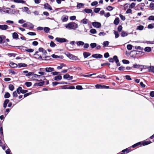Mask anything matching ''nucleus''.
Wrapping results in <instances>:
<instances>
[{
    "label": "nucleus",
    "instance_id": "f257e3e1",
    "mask_svg": "<svg viewBox=\"0 0 154 154\" xmlns=\"http://www.w3.org/2000/svg\"><path fill=\"white\" fill-rule=\"evenodd\" d=\"M151 142L150 141H147L145 140H143L141 142H138L134 145H133L131 147L134 148L138 146H142V145L144 146L149 144L151 143Z\"/></svg>",
    "mask_w": 154,
    "mask_h": 154
},
{
    "label": "nucleus",
    "instance_id": "f03ea898",
    "mask_svg": "<svg viewBox=\"0 0 154 154\" xmlns=\"http://www.w3.org/2000/svg\"><path fill=\"white\" fill-rule=\"evenodd\" d=\"M66 28L75 29L78 27V25L74 22H71L66 24Z\"/></svg>",
    "mask_w": 154,
    "mask_h": 154
},
{
    "label": "nucleus",
    "instance_id": "7ed1b4c3",
    "mask_svg": "<svg viewBox=\"0 0 154 154\" xmlns=\"http://www.w3.org/2000/svg\"><path fill=\"white\" fill-rule=\"evenodd\" d=\"M55 40L57 42L61 43L68 42V41L65 38H62L59 37L56 38Z\"/></svg>",
    "mask_w": 154,
    "mask_h": 154
},
{
    "label": "nucleus",
    "instance_id": "20e7f679",
    "mask_svg": "<svg viewBox=\"0 0 154 154\" xmlns=\"http://www.w3.org/2000/svg\"><path fill=\"white\" fill-rule=\"evenodd\" d=\"M92 25L95 28H98L101 26V23L97 22H95L92 23Z\"/></svg>",
    "mask_w": 154,
    "mask_h": 154
},
{
    "label": "nucleus",
    "instance_id": "39448f33",
    "mask_svg": "<svg viewBox=\"0 0 154 154\" xmlns=\"http://www.w3.org/2000/svg\"><path fill=\"white\" fill-rule=\"evenodd\" d=\"M39 53V51H36L35 54H34L35 56V57L36 58H37L38 59H41L42 60H44V59H42V57L41 54H39L38 53Z\"/></svg>",
    "mask_w": 154,
    "mask_h": 154
},
{
    "label": "nucleus",
    "instance_id": "423d86ee",
    "mask_svg": "<svg viewBox=\"0 0 154 154\" xmlns=\"http://www.w3.org/2000/svg\"><path fill=\"white\" fill-rule=\"evenodd\" d=\"M92 57L96 58H101L103 57V56L102 55L98 54H94L92 55Z\"/></svg>",
    "mask_w": 154,
    "mask_h": 154
},
{
    "label": "nucleus",
    "instance_id": "0eeeda50",
    "mask_svg": "<svg viewBox=\"0 0 154 154\" xmlns=\"http://www.w3.org/2000/svg\"><path fill=\"white\" fill-rule=\"evenodd\" d=\"M133 33L134 32H133V31L131 32L128 33L127 32H125L124 31H122V32L121 35L122 37H124L127 36L128 34H133Z\"/></svg>",
    "mask_w": 154,
    "mask_h": 154
},
{
    "label": "nucleus",
    "instance_id": "6e6552de",
    "mask_svg": "<svg viewBox=\"0 0 154 154\" xmlns=\"http://www.w3.org/2000/svg\"><path fill=\"white\" fill-rule=\"evenodd\" d=\"M39 52H42L43 56L47 54L46 51L42 48H39L38 49Z\"/></svg>",
    "mask_w": 154,
    "mask_h": 154
},
{
    "label": "nucleus",
    "instance_id": "1a4fd4ad",
    "mask_svg": "<svg viewBox=\"0 0 154 154\" xmlns=\"http://www.w3.org/2000/svg\"><path fill=\"white\" fill-rule=\"evenodd\" d=\"M114 60L115 61L116 63L117 64V66H120V64L119 62V60L118 59V57L117 56L115 55L114 56Z\"/></svg>",
    "mask_w": 154,
    "mask_h": 154
},
{
    "label": "nucleus",
    "instance_id": "9d476101",
    "mask_svg": "<svg viewBox=\"0 0 154 154\" xmlns=\"http://www.w3.org/2000/svg\"><path fill=\"white\" fill-rule=\"evenodd\" d=\"M45 83V81L40 82L39 83H36L34 84V86H42L44 85Z\"/></svg>",
    "mask_w": 154,
    "mask_h": 154
},
{
    "label": "nucleus",
    "instance_id": "9b49d317",
    "mask_svg": "<svg viewBox=\"0 0 154 154\" xmlns=\"http://www.w3.org/2000/svg\"><path fill=\"white\" fill-rule=\"evenodd\" d=\"M45 71L47 72H50L54 71V68L51 67H46L45 68Z\"/></svg>",
    "mask_w": 154,
    "mask_h": 154
},
{
    "label": "nucleus",
    "instance_id": "f8f14e48",
    "mask_svg": "<svg viewBox=\"0 0 154 154\" xmlns=\"http://www.w3.org/2000/svg\"><path fill=\"white\" fill-rule=\"evenodd\" d=\"M61 20L63 22H66L68 19V17L67 15H63L61 17Z\"/></svg>",
    "mask_w": 154,
    "mask_h": 154
},
{
    "label": "nucleus",
    "instance_id": "ddd939ff",
    "mask_svg": "<svg viewBox=\"0 0 154 154\" xmlns=\"http://www.w3.org/2000/svg\"><path fill=\"white\" fill-rule=\"evenodd\" d=\"M118 31H116L115 30H114V33L115 35V38H118L119 36V35L118 33V32H121L122 29H118Z\"/></svg>",
    "mask_w": 154,
    "mask_h": 154
},
{
    "label": "nucleus",
    "instance_id": "4468645a",
    "mask_svg": "<svg viewBox=\"0 0 154 154\" xmlns=\"http://www.w3.org/2000/svg\"><path fill=\"white\" fill-rule=\"evenodd\" d=\"M44 8L45 9L52 10L51 6L48 3H46L44 5Z\"/></svg>",
    "mask_w": 154,
    "mask_h": 154
},
{
    "label": "nucleus",
    "instance_id": "2eb2a0df",
    "mask_svg": "<svg viewBox=\"0 0 154 154\" xmlns=\"http://www.w3.org/2000/svg\"><path fill=\"white\" fill-rule=\"evenodd\" d=\"M83 55L84 58H86L91 55V54L89 52H85L83 53Z\"/></svg>",
    "mask_w": 154,
    "mask_h": 154
},
{
    "label": "nucleus",
    "instance_id": "dca6fc26",
    "mask_svg": "<svg viewBox=\"0 0 154 154\" xmlns=\"http://www.w3.org/2000/svg\"><path fill=\"white\" fill-rule=\"evenodd\" d=\"M133 67L134 68H137L140 69V71L142 70V65H137L136 64H134L133 65Z\"/></svg>",
    "mask_w": 154,
    "mask_h": 154
},
{
    "label": "nucleus",
    "instance_id": "f3484780",
    "mask_svg": "<svg viewBox=\"0 0 154 154\" xmlns=\"http://www.w3.org/2000/svg\"><path fill=\"white\" fill-rule=\"evenodd\" d=\"M9 65L11 67L13 68L17 67L18 66V65H17V64L14 63L13 62H11Z\"/></svg>",
    "mask_w": 154,
    "mask_h": 154
},
{
    "label": "nucleus",
    "instance_id": "a211bd4d",
    "mask_svg": "<svg viewBox=\"0 0 154 154\" xmlns=\"http://www.w3.org/2000/svg\"><path fill=\"white\" fill-rule=\"evenodd\" d=\"M23 11H25L28 14H30L31 13L30 11L29 10V8L27 7H24L23 8Z\"/></svg>",
    "mask_w": 154,
    "mask_h": 154
},
{
    "label": "nucleus",
    "instance_id": "6ab92c4d",
    "mask_svg": "<svg viewBox=\"0 0 154 154\" xmlns=\"http://www.w3.org/2000/svg\"><path fill=\"white\" fill-rule=\"evenodd\" d=\"M11 9L10 8H7L6 9H4L3 11L7 13L10 14H11V12L10 11H11Z\"/></svg>",
    "mask_w": 154,
    "mask_h": 154
},
{
    "label": "nucleus",
    "instance_id": "aec40b11",
    "mask_svg": "<svg viewBox=\"0 0 154 154\" xmlns=\"http://www.w3.org/2000/svg\"><path fill=\"white\" fill-rule=\"evenodd\" d=\"M14 47H16L18 48L19 49H21L24 50V51H26V50H27L28 49V48L26 47H24L22 46H14Z\"/></svg>",
    "mask_w": 154,
    "mask_h": 154
},
{
    "label": "nucleus",
    "instance_id": "412c9836",
    "mask_svg": "<svg viewBox=\"0 0 154 154\" xmlns=\"http://www.w3.org/2000/svg\"><path fill=\"white\" fill-rule=\"evenodd\" d=\"M9 100L8 99H6L4 102L3 103V107L5 108L7 106V105L8 103H9Z\"/></svg>",
    "mask_w": 154,
    "mask_h": 154
},
{
    "label": "nucleus",
    "instance_id": "4be33fe9",
    "mask_svg": "<svg viewBox=\"0 0 154 154\" xmlns=\"http://www.w3.org/2000/svg\"><path fill=\"white\" fill-rule=\"evenodd\" d=\"M40 76L41 77H38V79H35V80L39 81L45 79V76L41 75H40Z\"/></svg>",
    "mask_w": 154,
    "mask_h": 154
},
{
    "label": "nucleus",
    "instance_id": "5701e85b",
    "mask_svg": "<svg viewBox=\"0 0 154 154\" xmlns=\"http://www.w3.org/2000/svg\"><path fill=\"white\" fill-rule=\"evenodd\" d=\"M18 67L19 68L22 67H26L27 66V64L24 63H20L18 64Z\"/></svg>",
    "mask_w": 154,
    "mask_h": 154
},
{
    "label": "nucleus",
    "instance_id": "b1692460",
    "mask_svg": "<svg viewBox=\"0 0 154 154\" xmlns=\"http://www.w3.org/2000/svg\"><path fill=\"white\" fill-rule=\"evenodd\" d=\"M27 28L32 29L34 28V26L31 23L27 22Z\"/></svg>",
    "mask_w": 154,
    "mask_h": 154
},
{
    "label": "nucleus",
    "instance_id": "393cba45",
    "mask_svg": "<svg viewBox=\"0 0 154 154\" xmlns=\"http://www.w3.org/2000/svg\"><path fill=\"white\" fill-rule=\"evenodd\" d=\"M148 71L149 72H152L154 73V66H149V68Z\"/></svg>",
    "mask_w": 154,
    "mask_h": 154
},
{
    "label": "nucleus",
    "instance_id": "a878e982",
    "mask_svg": "<svg viewBox=\"0 0 154 154\" xmlns=\"http://www.w3.org/2000/svg\"><path fill=\"white\" fill-rule=\"evenodd\" d=\"M62 79V77L61 75H58L54 77V80L56 81L60 80Z\"/></svg>",
    "mask_w": 154,
    "mask_h": 154
},
{
    "label": "nucleus",
    "instance_id": "bb28decb",
    "mask_svg": "<svg viewBox=\"0 0 154 154\" xmlns=\"http://www.w3.org/2000/svg\"><path fill=\"white\" fill-rule=\"evenodd\" d=\"M52 57L54 58H61V59H63V56H59L57 55H55V54H53L52 55Z\"/></svg>",
    "mask_w": 154,
    "mask_h": 154
},
{
    "label": "nucleus",
    "instance_id": "cd10ccee",
    "mask_svg": "<svg viewBox=\"0 0 154 154\" xmlns=\"http://www.w3.org/2000/svg\"><path fill=\"white\" fill-rule=\"evenodd\" d=\"M12 37L14 38L17 39L18 38V35L16 32H14L13 33Z\"/></svg>",
    "mask_w": 154,
    "mask_h": 154
},
{
    "label": "nucleus",
    "instance_id": "c85d7f7f",
    "mask_svg": "<svg viewBox=\"0 0 154 154\" xmlns=\"http://www.w3.org/2000/svg\"><path fill=\"white\" fill-rule=\"evenodd\" d=\"M119 18L118 17V18H116L115 19V20L114 21V23L115 24H116V25H117L119 23Z\"/></svg>",
    "mask_w": 154,
    "mask_h": 154
},
{
    "label": "nucleus",
    "instance_id": "c756f323",
    "mask_svg": "<svg viewBox=\"0 0 154 154\" xmlns=\"http://www.w3.org/2000/svg\"><path fill=\"white\" fill-rule=\"evenodd\" d=\"M96 74V73H94L92 74H91L89 75H84L83 74H82L81 75L82 76L84 77H89L91 76L94 75H95Z\"/></svg>",
    "mask_w": 154,
    "mask_h": 154
},
{
    "label": "nucleus",
    "instance_id": "7c9ffc66",
    "mask_svg": "<svg viewBox=\"0 0 154 154\" xmlns=\"http://www.w3.org/2000/svg\"><path fill=\"white\" fill-rule=\"evenodd\" d=\"M11 96L10 94L8 92H6L5 94L4 95V97L5 98H8Z\"/></svg>",
    "mask_w": 154,
    "mask_h": 154
},
{
    "label": "nucleus",
    "instance_id": "2f4dec72",
    "mask_svg": "<svg viewBox=\"0 0 154 154\" xmlns=\"http://www.w3.org/2000/svg\"><path fill=\"white\" fill-rule=\"evenodd\" d=\"M25 85L28 87L32 86V83L31 82H26L25 83Z\"/></svg>",
    "mask_w": 154,
    "mask_h": 154
},
{
    "label": "nucleus",
    "instance_id": "473e14b6",
    "mask_svg": "<svg viewBox=\"0 0 154 154\" xmlns=\"http://www.w3.org/2000/svg\"><path fill=\"white\" fill-rule=\"evenodd\" d=\"M109 44V42L108 41H106L104 42L103 43V47L108 46Z\"/></svg>",
    "mask_w": 154,
    "mask_h": 154
},
{
    "label": "nucleus",
    "instance_id": "72a5a7b5",
    "mask_svg": "<svg viewBox=\"0 0 154 154\" xmlns=\"http://www.w3.org/2000/svg\"><path fill=\"white\" fill-rule=\"evenodd\" d=\"M20 92L22 94H25L28 91L27 90L22 89V87H20Z\"/></svg>",
    "mask_w": 154,
    "mask_h": 154
},
{
    "label": "nucleus",
    "instance_id": "f704fd0d",
    "mask_svg": "<svg viewBox=\"0 0 154 154\" xmlns=\"http://www.w3.org/2000/svg\"><path fill=\"white\" fill-rule=\"evenodd\" d=\"M144 51L147 52H149L151 51V48L150 47H146L144 49Z\"/></svg>",
    "mask_w": 154,
    "mask_h": 154
},
{
    "label": "nucleus",
    "instance_id": "c9c22d12",
    "mask_svg": "<svg viewBox=\"0 0 154 154\" xmlns=\"http://www.w3.org/2000/svg\"><path fill=\"white\" fill-rule=\"evenodd\" d=\"M108 32H109V31H106V32H100L99 33V35L100 36H101V35L104 36V35H105L106 34V33H108Z\"/></svg>",
    "mask_w": 154,
    "mask_h": 154
},
{
    "label": "nucleus",
    "instance_id": "e433bc0d",
    "mask_svg": "<svg viewBox=\"0 0 154 154\" xmlns=\"http://www.w3.org/2000/svg\"><path fill=\"white\" fill-rule=\"evenodd\" d=\"M88 20L87 19L85 18L81 20V22L83 24H86L88 23Z\"/></svg>",
    "mask_w": 154,
    "mask_h": 154
},
{
    "label": "nucleus",
    "instance_id": "4c0bfd02",
    "mask_svg": "<svg viewBox=\"0 0 154 154\" xmlns=\"http://www.w3.org/2000/svg\"><path fill=\"white\" fill-rule=\"evenodd\" d=\"M78 46L83 45L84 43L83 42L81 41H78L76 43Z\"/></svg>",
    "mask_w": 154,
    "mask_h": 154
},
{
    "label": "nucleus",
    "instance_id": "58836bf2",
    "mask_svg": "<svg viewBox=\"0 0 154 154\" xmlns=\"http://www.w3.org/2000/svg\"><path fill=\"white\" fill-rule=\"evenodd\" d=\"M9 88L11 91H13L14 89V86L11 84L9 85Z\"/></svg>",
    "mask_w": 154,
    "mask_h": 154
},
{
    "label": "nucleus",
    "instance_id": "ea45409f",
    "mask_svg": "<svg viewBox=\"0 0 154 154\" xmlns=\"http://www.w3.org/2000/svg\"><path fill=\"white\" fill-rule=\"evenodd\" d=\"M56 46V45L55 44L53 41H51V42L50 43V46H51V47H54Z\"/></svg>",
    "mask_w": 154,
    "mask_h": 154
},
{
    "label": "nucleus",
    "instance_id": "a19ab883",
    "mask_svg": "<svg viewBox=\"0 0 154 154\" xmlns=\"http://www.w3.org/2000/svg\"><path fill=\"white\" fill-rule=\"evenodd\" d=\"M8 26L6 25H0V29H7Z\"/></svg>",
    "mask_w": 154,
    "mask_h": 154
},
{
    "label": "nucleus",
    "instance_id": "79ce46f5",
    "mask_svg": "<svg viewBox=\"0 0 154 154\" xmlns=\"http://www.w3.org/2000/svg\"><path fill=\"white\" fill-rule=\"evenodd\" d=\"M84 11L87 13H91L92 11V10L91 9H85Z\"/></svg>",
    "mask_w": 154,
    "mask_h": 154
},
{
    "label": "nucleus",
    "instance_id": "37998d69",
    "mask_svg": "<svg viewBox=\"0 0 154 154\" xmlns=\"http://www.w3.org/2000/svg\"><path fill=\"white\" fill-rule=\"evenodd\" d=\"M59 89H68V85H65L60 86Z\"/></svg>",
    "mask_w": 154,
    "mask_h": 154
},
{
    "label": "nucleus",
    "instance_id": "c03bdc74",
    "mask_svg": "<svg viewBox=\"0 0 154 154\" xmlns=\"http://www.w3.org/2000/svg\"><path fill=\"white\" fill-rule=\"evenodd\" d=\"M90 46L91 48H93L96 47L97 44L95 43H92L90 44Z\"/></svg>",
    "mask_w": 154,
    "mask_h": 154
},
{
    "label": "nucleus",
    "instance_id": "a18cd8bd",
    "mask_svg": "<svg viewBox=\"0 0 154 154\" xmlns=\"http://www.w3.org/2000/svg\"><path fill=\"white\" fill-rule=\"evenodd\" d=\"M27 34L31 36L35 35H36V34L35 32H29L27 33Z\"/></svg>",
    "mask_w": 154,
    "mask_h": 154
},
{
    "label": "nucleus",
    "instance_id": "49530a36",
    "mask_svg": "<svg viewBox=\"0 0 154 154\" xmlns=\"http://www.w3.org/2000/svg\"><path fill=\"white\" fill-rule=\"evenodd\" d=\"M132 46L131 45H127V48L128 50H130L132 49Z\"/></svg>",
    "mask_w": 154,
    "mask_h": 154
},
{
    "label": "nucleus",
    "instance_id": "de8ad7c7",
    "mask_svg": "<svg viewBox=\"0 0 154 154\" xmlns=\"http://www.w3.org/2000/svg\"><path fill=\"white\" fill-rule=\"evenodd\" d=\"M84 6V4L81 3H80L78 4L77 5V7L78 8H81L82 7Z\"/></svg>",
    "mask_w": 154,
    "mask_h": 154
},
{
    "label": "nucleus",
    "instance_id": "09e8293b",
    "mask_svg": "<svg viewBox=\"0 0 154 154\" xmlns=\"http://www.w3.org/2000/svg\"><path fill=\"white\" fill-rule=\"evenodd\" d=\"M137 53H136V54H139L140 55L142 56L144 54V52H142L140 51H137Z\"/></svg>",
    "mask_w": 154,
    "mask_h": 154
},
{
    "label": "nucleus",
    "instance_id": "8fccbe9b",
    "mask_svg": "<svg viewBox=\"0 0 154 154\" xmlns=\"http://www.w3.org/2000/svg\"><path fill=\"white\" fill-rule=\"evenodd\" d=\"M148 28L149 29H152L154 27V23L149 24L148 26Z\"/></svg>",
    "mask_w": 154,
    "mask_h": 154
},
{
    "label": "nucleus",
    "instance_id": "3c124183",
    "mask_svg": "<svg viewBox=\"0 0 154 154\" xmlns=\"http://www.w3.org/2000/svg\"><path fill=\"white\" fill-rule=\"evenodd\" d=\"M122 62L124 64H127L129 63V61L128 60L125 59L122 60Z\"/></svg>",
    "mask_w": 154,
    "mask_h": 154
},
{
    "label": "nucleus",
    "instance_id": "603ef678",
    "mask_svg": "<svg viewBox=\"0 0 154 154\" xmlns=\"http://www.w3.org/2000/svg\"><path fill=\"white\" fill-rule=\"evenodd\" d=\"M125 67L123 66H121L118 68V69L120 71H124L125 70Z\"/></svg>",
    "mask_w": 154,
    "mask_h": 154
},
{
    "label": "nucleus",
    "instance_id": "864d4df0",
    "mask_svg": "<svg viewBox=\"0 0 154 154\" xmlns=\"http://www.w3.org/2000/svg\"><path fill=\"white\" fill-rule=\"evenodd\" d=\"M33 74H34L33 72H29V73L28 72V73L27 74H26L25 75L26 76H30L31 75H33Z\"/></svg>",
    "mask_w": 154,
    "mask_h": 154
},
{
    "label": "nucleus",
    "instance_id": "5fc2aeb1",
    "mask_svg": "<svg viewBox=\"0 0 154 154\" xmlns=\"http://www.w3.org/2000/svg\"><path fill=\"white\" fill-rule=\"evenodd\" d=\"M100 8H96L94 9V12L97 13L100 11Z\"/></svg>",
    "mask_w": 154,
    "mask_h": 154
},
{
    "label": "nucleus",
    "instance_id": "6e6d98bb",
    "mask_svg": "<svg viewBox=\"0 0 154 154\" xmlns=\"http://www.w3.org/2000/svg\"><path fill=\"white\" fill-rule=\"evenodd\" d=\"M76 89L77 90H82L83 89L82 86L81 85H77L76 87Z\"/></svg>",
    "mask_w": 154,
    "mask_h": 154
},
{
    "label": "nucleus",
    "instance_id": "4d7b16f0",
    "mask_svg": "<svg viewBox=\"0 0 154 154\" xmlns=\"http://www.w3.org/2000/svg\"><path fill=\"white\" fill-rule=\"evenodd\" d=\"M69 77V75L68 74H66L64 75L63 76V78L64 79H67Z\"/></svg>",
    "mask_w": 154,
    "mask_h": 154
},
{
    "label": "nucleus",
    "instance_id": "13d9d810",
    "mask_svg": "<svg viewBox=\"0 0 154 154\" xmlns=\"http://www.w3.org/2000/svg\"><path fill=\"white\" fill-rule=\"evenodd\" d=\"M135 6V4L134 3H132L129 6V8H134Z\"/></svg>",
    "mask_w": 154,
    "mask_h": 154
},
{
    "label": "nucleus",
    "instance_id": "bf43d9fd",
    "mask_svg": "<svg viewBox=\"0 0 154 154\" xmlns=\"http://www.w3.org/2000/svg\"><path fill=\"white\" fill-rule=\"evenodd\" d=\"M109 86H107L105 85H102L101 86V88H105V89H109Z\"/></svg>",
    "mask_w": 154,
    "mask_h": 154
},
{
    "label": "nucleus",
    "instance_id": "052dcab7",
    "mask_svg": "<svg viewBox=\"0 0 154 154\" xmlns=\"http://www.w3.org/2000/svg\"><path fill=\"white\" fill-rule=\"evenodd\" d=\"M113 9V7L111 6H109L106 8V9L109 11H112Z\"/></svg>",
    "mask_w": 154,
    "mask_h": 154
},
{
    "label": "nucleus",
    "instance_id": "680f3d73",
    "mask_svg": "<svg viewBox=\"0 0 154 154\" xmlns=\"http://www.w3.org/2000/svg\"><path fill=\"white\" fill-rule=\"evenodd\" d=\"M104 57L105 58H107L109 56V54L108 52H106L104 54Z\"/></svg>",
    "mask_w": 154,
    "mask_h": 154
},
{
    "label": "nucleus",
    "instance_id": "e2e57ef3",
    "mask_svg": "<svg viewBox=\"0 0 154 154\" xmlns=\"http://www.w3.org/2000/svg\"><path fill=\"white\" fill-rule=\"evenodd\" d=\"M84 46L83 47L85 49L88 48L89 46V44L88 43H85V44H84Z\"/></svg>",
    "mask_w": 154,
    "mask_h": 154
},
{
    "label": "nucleus",
    "instance_id": "0e129e2a",
    "mask_svg": "<svg viewBox=\"0 0 154 154\" xmlns=\"http://www.w3.org/2000/svg\"><path fill=\"white\" fill-rule=\"evenodd\" d=\"M26 51L29 53L32 52L34 51V49H28L26 50Z\"/></svg>",
    "mask_w": 154,
    "mask_h": 154
},
{
    "label": "nucleus",
    "instance_id": "69168bd1",
    "mask_svg": "<svg viewBox=\"0 0 154 154\" xmlns=\"http://www.w3.org/2000/svg\"><path fill=\"white\" fill-rule=\"evenodd\" d=\"M148 19L149 20H154V16H150L149 17Z\"/></svg>",
    "mask_w": 154,
    "mask_h": 154
},
{
    "label": "nucleus",
    "instance_id": "338daca9",
    "mask_svg": "<svg viewBox=\"0 0 154 154\" xmlns=\"http://www.w3.org/2000/svg\"><path fill=\"white\" fill-rule=\"evenodd\" d=\"M119 17H120L121 19L122 20H124L125 19V17L123 16L122 14H120L119 15Z\"/></svg>",
    "mask_w": 154,
    "mask_h": 154
},
{
    "label": "nucleus",
    "instance_id": "774afa93",
    "mask_svg": "<svg viewBox=\"0 0 154 154\" xmlns=\"http://www.w3.org/2000/svg\"><path fill=\"white\" fill-rule=\"evenodd\" d=\"M132 13V10L131 9L129 8L128 9L127 11H126V14H130L131 13Z\"/></svg>",
    "mask_w": 154,
    "mask_h": 154
}]
</instances>
